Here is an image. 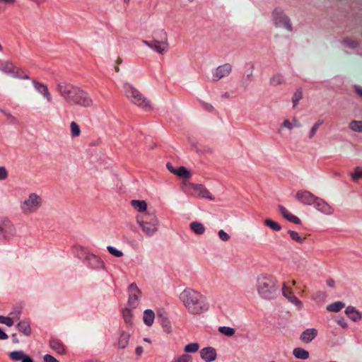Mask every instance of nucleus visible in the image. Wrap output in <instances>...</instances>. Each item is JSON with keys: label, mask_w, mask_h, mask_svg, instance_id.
I'll use <instances>...</instances> for the list:
<instances>
[{"label": "nucleus", "mask_w": 362, "mask_h": 362, "mask_svg": "<svg viewBox=\"0 0 362 362\" xmlns=\"http://www.w3.org/2000/svg\"><path fill=\"white\" fill-rule=\"evenodd\" d=\"M56 90L68 104L85 107L93 105V100L89 94L78 86L66 82H60L57 84Z\"/></svg>", "instance_id": "obj_1"}, {"label": "nucleus", "mask_w": 362, "mask_h": 362, "mask_svg": "<svg viewBox=\"0 0 362 362\" xmlns=\"http://www.w3.org/2000/svg\"><path fill=\"white\" fill-rule=\"evenodd\" d=\"M124 90L127 98L132 103L136 105L145 111L152 110L151 101L132 85L128 83H124Z\"/></svg>", "instance_id": "obj_2"}, {"label": "nucleus", "mask_w": 362, "mask_h": 362, "mask_svg": "<svg viewBox=\"0 0 362 362\" xmlns=\"http://www.w3.org/2000/svg\"><path fill=\"white\" fill-rule=\"evenodd\" d=\"M136 223L147 236H153L159 228V221L153 213L139 214L136 217Z\"/></svg>", "instance_id": "obj_3"}, {"label": "nucleus", "mask_w": 362, "mask_h": 362, "mask_svg": "<svg viewBox=\"0 0 362 362\" xmlns=\"http://www.w3.org/2000/svg\"><path fill=\"white\" fill-rule=\"evenodd\" d=\"M142 42L160 54H163L169 49L168 35L163 29L158 30L154 33L153 39L152 40H143Z\"/></svg>", "instance_id": "obj_4"}, {"label": "nucleus", "mask_w": 362, "mask_h": 362, "mask_svg": "<svg viewBox=\"0 0 362 362\" xmlns=\"http://www.w3.org/2000/svg\"><path fill=\"white\" fill-rule=\"evenodd\" d=\"M76 256L83 260L87 266L92 269H100L105 268V263L98 255L90 252L87 249L82 246L75 247Z\"/></svg>", "instance_id": "obj_5"}, {"label": "nucleus", "mask_w": 362, "mask_h": 362, "mask_svg": "<svg viewBox=\"0 0 362 362\" xmlns=\"http://www.w3.org/2000/svg\"><path fill=\"white\" fill-rule=\"evenodd\" d=\"M180 300L192 314H199L208 309L203 296H181Z\"/></svg>", "instance_id": "obj_6"}, {"label": "nucleus", "mask_w": 362, "mask_h": 362, "mask_svg": "<svg viewBox=\"0 0 362 362\" xmlns=\"http://www.w3.org/2000/svg\"><path fill=\"white\" fill-rule=\"evenodd\" d=\"M275 277L267 274H261L257 279V288L259 294H272L279 290Z\"/></svg>", "instance_id": "obj_7"}, {"label": "nucleus", "mask_w": 362, "mask_h": 362, "mask_svg": "<svg viewBox=\"0 0 362 362\" xmlns=\"http://www.w3.org/2000/svg\"><path fill=\"white\" fill-rule=\"evenodd\" d=\"M42 200L36 193H31L28 197L20 204L21 211L24 214H30L35 212L42 206Z\"/></svg>", "instance_id": "obj_8"}, {"label": "nucleus", "mask_w": 362, "mask_h": 362, "mask_svg": "<svg viewBox=\"0 0 362 362\" xmlns=\"http://www.w3.org/2000/svg\"><path fill=\"white\" fill-rule=\"evenodd\" d=\"M186 185L189 193L192 196L197 198H205L209 200H214V197L203 185L189 182L186 184Z\"/></svg>", "instance_id": "obj_9"}, {"label": "nucleus", "mask_w": 362, "mask_h": 362, "mask_svg": "<svg viewBox=\"0 0 362 362\" xmlns=\"http://www.w3.org/2000/svg\"><path fill=\"white\" fill-rule=\"evenodd\" d=\"M16 235L15 226L8 219L0 221V240H10Z\"/></svg>", "instance_id": "obj_10"}, {"label": "nucleus", "mask_w": 362, "mask_h": 362, "mask_svg": "<svg viewBox=\"0 0 362 362\" xmlns=\"http://www.w3.org/2000/svg\"><path fill=\"white\" fill-rule=\"evenodd\" d=\"M274 22L276 28H285L291 31L292 30V25L290 19L286 16L284 13L279 10L275 9L273 12Z\"/></svg>", "instance_id": "obj_11"}, {"label": "nucleus", "mask_w": 362, "mask_h": 362, "mask_svg": "<svg viewBox=\"0 0 362 362\" xmlns=\"http://www.w3.org/2000/svg\"><path fill=\"white\" fill-rule=\"evenodd\" d=\"M0 71H2L11 77L28 79V76H22L19 69L9 61L0 60Z\"/></svg>", "instance_id": "obj_12"}, {"label": "nucleus", "mask_w": 362, "mask_h": 362, "mask_svg": "<svg viewBox=\"0 0 362 362\" xmlns=\"http://www.w3.org/2000/svg\"><path fill=\"white\" fill-rule=\"evenodd\" d=\"M232 71V66L230 64H224L218 66L212 74V80L218 81L220 79L230 75Z\"/></svg>", "instance_id": "obj_13"}, {"label": "nucleus", "mask_w": 362, "mask_h": 362, "mask_svg": "<svg viewBox=\"0 0 362 362\" xmlns=\"http://www.w3.org/2000/svg\"><path fill=\"white\" fill-rule=\"evenodd\" d=\"M296 199L305 205H313L316 196L308 190H298L295 196Z\"/></svg>", "instance_id": "obj_14"}, {"label": "nucleus", "mask_w": 362, "mask_h": 362, "mask_svg": "<svg viewBox=\"0 0 362 362\" xmlns=\"http://www.w3.org/2000/svg\"><path fill=\"white\" fill-rule=\"evenodd\" d=\"M313 205L316 210L325 215H331L334 212V209L324 199L318 197H316Z\"/></svg>", "instance_id": "obj_15"}, {"label": "nucleus", "mask_w": 362, "mask_h": 362, "mask_svg": "<svg viewBox=\"0 0 362 362\" xmlns=\"http://www.w3.org/2000/svg\"><path fill=\"white\" fill-rule=\"evenodd\" d=\"M32 83L35 89L47 100V103H52V97L47 85L35 80H33Z\"/></svg>", "instance_id": "obj_16"}, {"label": "nucleus", "mask_w": 362, "mask_h": 362, "mask_svg": "<svg viewBox=\"0 0 362 362\" xmlns=\"http://www.w3.org/2000/svg\"><path fill=\"white\" fill-rule=\"evenodd\" d=\"M201 357L206 362H212L216 358V350L212 347H206L200 351Z\"/></svg>", "instance_id": "obj_17"}, {"label": "nucleus", "mask_w": 362, "mask_h": 362, "mask_svg": "<svg viewBox=\"0 0 362 362\" xmlns=\"http://www.w3.org/2000/svg\"><path fill=\"white\" fill-rule=\"evenodd\" d=\"M317 330L315 328L306 329L300 336V339L304 343H310L317 336Z\"/></svg>", "instance_id": "obj_18"}, {"label": "nucleus", "mask_w": 362, "mask_h": 362, "mask_svg": "<svg viewBox=\"0 0 362 362\" xmlns=\"http://www.w3.org/2000/svg\"><path fill=\"white\" fill-rule=\"evenodd\" d=\"M279 210L280 214L284 216V218L288 220V221L293 223L295 224L301 223L300 219L296 216L290 213L284 206L279 205Z\"/></svg>", "instance_id": "obj_19"}, {"label": "nucleus", "mask_w": 362, "mask_h": 362, "mask_svg": "<svg viewBox=\"0 0 362 362\" xmlns=\"http://www.w3.org/2000/svg\"><path fill=\"white\" fill-rule=\"evenodd\" d=\"M346 315L354 322H357L361 319V314L353 306H348L345 310Z\"/></svg>", "instance_id": "obj_20"}, {"label": "nucleus", "mask_w": 362, "mask_h": 362, "mask_svg": "<svg viewBox=\"0 0 362 362\" xmlns=\"http://www.w3.org/2000/svg\"><path fill=\"white\" fill-rule=\"evenodd\" d=\"M131 205L140 214L149 213L148 211H146L147 204L144 200H132Z\"/></svg>", "instance_id": "obj_21"}, {"label": "nucleus", "mask_w": 362, "mask_h": 362, "mask_svg": "<svg viewBox=\"0 0 362 362\" xmlns=\"http://www.w3.org/2000/svg\"><path fill=\"white\" fill-rule=\"evenodd\" d=\"M155 313L152 310L147 309L144 313L143 320L146 326L151 327L154 322Z\"/></svg>", "instance_id": "obj_22"}, {"label": "nucleus", "mask_w": 362, "mask_h": 362, "mask_svg": "<svg viewBox=\"0 0 362 362\" xmlns=\"http://www.w3.org/2000/svg\"><path fill=\"white\" fill-rule=\"evenodd\" d=\"M130 335L129 334L122 332L120 334V337L118 339L117 342V348L118 349H124L126 348L129 344Z\"/></svg>", "instance_id": "obj_23"}, {"label": "nucleus", "mask_w": 362, "mask_h": 362, "mask_svg": "<svg viewBox=\"0 0 362 362\" xmlns=\"http://www.w3.org/2000/svg\"><path fill=\"white\" fill-rule=\"evenodd\" d=\"M50 347L59 354L65 353L64 344L57 339H52L49 342Z\"/></svg>", "instance_id": "obj_24"}, {"label": "nucleus", "mask_w": 362, "mask_h": 362, "mask_svg": "<svg viewBox=\"0 0 362 362\" xmlns=\"http://www.w3.org/2000/svg\"><path fill=\"white\" fill-rule=\"evenodd\" d=\"M190 229L197 235H202L205 233L204 226L197 221H193L189 224Z\"/></svg>", "instance_id": "obj_25"}, {"label": "nucleus", "mask_w": 362, "mask_h": 362, "mask_svg": "<svg viewBox=\"0 0 362 362\" xmlns=\"http://www.w3.org/2000/svg\"><path fill=\"white\" fill-rule=\"evenodd\" d=\"M18 329L20 332L25 336H30L31 334V328L30 323L27 321H21L17 325Z\"/></svg>", "instance_id": "obj_26"}, {"label": "nucleus", "mask_w": 362, "mask_h": 362, "mask_svg": "<svg viewBox=\"0 0 362 362\" xmlns=\"http://www.w3.org/2000/svg\"><path fill=\"white\" fill-rule=\"evenodd\" d=\"M293 356L300 359H307L309 357V352L302 348H295L293 351Z\"/></svg>", "instance_id": "obj_27"}, {"label": "nucleus", "mask_w": 362, "mask_h": 362, "mask_svg": "<svg viewBox=\"0 0 362 362\" xmlns=\"http://www.w3.org/2000/svg\"><path fill=\"white\" fill-rule=\"evenodd\" d=\"M345 307V304L341 301L334 302L327 306V310L329 312L337 313Z\"/></svg>", "instance_id": "obj_28"}, {"label": "nucleus", "mask_w": 362, "mask_h": 362, "mask_svg": "<svg viewBox=\"0 0 362 362\" xmlns=\"http://www.w3.org/2000/svg\"><path fill=\"white\" fill-rule=\"evenodd\" d=\"M9 358L12 361H21L25 357L26 354L23 351H13L9 353Z\"/></svg>", "instance_id": "obj_29"}, {"label": "nucleus", "mask_w": 362, "mask_h": 362, "mask_svg": "<svg viewBox=\"0 0 362 362\" xmlns=\"http://www.w3.org/2000/svg\"><path fill=\"white\" fill-rule=\"evenodd\" d=\"M122 315H123L124 322L129 325H132V320H133V315L132 313V310L129 308H125L122 310Z\"/></svg>", "instance_id": "obj_30"}, {"label": "nucleus", "mask_w": 362, "mask_h": 362, "mask_svg": "<svg viewBox=\"0 0 362 362\" xmlns=\"http://www.w3.org/2000/svg\"><path fill=\"white\" fill-rule=\"evenodd\" d=\"M175 175L185 179L190 178L192 176V173L185 167L183 166H181L177 169Z\"/></svg>", "instance_id": "obj_31"}, {"label": "nucleus", "mask_w": 362, "mask_h": 362, "mask_svg": "<svg viewBox=\"0 0 362 362\" xmlns=\"http://www.w3.org/2000/svg\"><path fill=\"white\" fill-rule=\"evenodd\" d=\"M71 136L74 138L78 137L81 134V129L76 122H71L70 124Z\"/></svg>", "instance_id": "obj_32"}, {"label": "nucleus", "mask_w": 362, "mask_h": 362, "mask_svg": "<svg viewBox=\"0 0 362 362\" xmlns=\"http://www.w3.org/2000/svg\"><path fill=\"white\" fill-rule=\"evenodd\" d=\"M288 233L289 234L291 238L293 240H294V241H296V242H297V243H298L300 244H302L305 241V240L306 239L305 236V237H301L298 234V233H297V232H296L294 230H288Z\"/></svg>", "instance_id": "obj_33"}, {"label": "nucleus", "mask_w": 362, "mask_h": 362, "mask_svg": "<svg viewBox=\"0 0 362 362\" xmlns=\"http://www.w3.org/2000/svg\"><path fill=\"white\" fill-rule=\"evenodd\" d=\"M284 82V77L280 74H274L271 78H270V84L272 86H276L278 85H281Z\"/></svg>", "instance_id": "obj_34"}, {"label": "nucleus", "mask_w": 362, "mask_h": 362, "mask_svg": "<svg viewBox=\"0 0 362 362\" xmlns=\"http://www.w3.org/2000/svg\"><path fill=\"white\" fill-rule=\"evenodd\" d=\"M264 224L274 231H279L281 229V226L279 223L269 218L264 220Z\"/></svg>", "instance_id": "obj_35"}, {"label": "nucleus", "mask_w": 362, "mask_h": 362, "mask_svg": "<svg viewBox=\"0 0 362 362\" xmlns=\"http://www.w3.org/2000/svg\"><path fill=\"white\" fill-rule=\"evenodd\" d=\"M160 325L163 327V329L165 332L169 334L172 331L171 324L168 318L163 317L160 321Z\"/></svg>", "instance_id": "obj_36"}, {"label": "nucleus", "mask_w": 362, "mask_h": 362, "mask_svg": "<svg viewBox=\"0 0 362 362\" xmlns=\"http://www.w3.org/2000/svg\"><path fill=\"white\" fill-rule=\"evenodd\" d=\"M350 129L356 132H362V121L354 120L349 124Z\"/></svg>", "instance_id": "obj_37"}, {"label": "nucleus", "mask_w": 362, "mask_h": 362, "mask_svg": "<svg viewBox=\"0 0 362 362\" xmlns=\"http://www.w3.org/2000/svg\"><path fill=\"white\" fill-rule=\"evenodd\" d=\"M16 2V0H0V13L5 11L8 6L14 5Z\"/></svg>", "instance_id": "obj_38"}, {"label": "nucleus", "mask_w": 362, "mask_h": 362, "mask_svg": "<svg viewBox=\"0 0 362 362\" xmlns=\"http://www.w3.org/2000/svg\"><path fill=\"white\" fill-rule=\"evenodd\" d=\"M218 331L227 337H232L235 334V329L229 327H219Z\"/></svg>", "instance_id": "obj_39"}, {"label": "nucleus", "mask_w": 362, "mask_h": 362, "mask_svg": "<svg viewBox=\"0 0 362 362\" xmlns=\"http://www.w3.org/2000/svg\"><path fill=\"white\" fill-rule=\"evenodd\" d=\"M302 95L303 93L300 89L296 90V92L293 93L292 97V103L293 107H296L297 106L299 100L302 98Z\"/></svg>", "instance_id": "obj_40"}, {"label": "nucleus", "mask_w": 362, "mask_h": 362, "mask_svg": "<svg viewBox=\"0 0 362 362\" xmlns=\"http://www.w3.org/2000/svg\"><path fill=\"white\" fill-rule=\"evenodd\" d=\"M199 345L198 343H190L185 346V351L187 353H195L198 351Z\"/></svg>", "instance_id": "obj_41"}, {"label": "nucleus", "mask_w": 362, "mask_h": 362, "mask_svg": "<svg viewBox=\"0 0 362 362\" xmlns=\"http://www.w3.org/2000/svg\"><path fill=\"white\" fill-rule=\"evenodd\" d=\"M138 304L139 299L137 296H129L127 306L126 308H129L132 310V308H136Z\"/></svg>", "instance_id": "obj_42"}, {"label": "nucleus", "mask_w": 362, "mask_h": 362, "mask_svg": "<svg viewBox=\"0 0 362 362\" xmlns=\"http://www.w3.org/2000/svg\"><path fill=\"white\" fill-rule=\"evenodd\" d=\"M323 124V120L322 119H318L315 124L312 127L311 129H310V134H309V139H312L315 134H316L318 128Z\"/></svg>", "instance_id": "obj_43"}, {"label": "nucleus", "mask_w": 362, "mask_h": 362, "mask_svg": "<svg viewBox=\"0 0 362 362\" xmlns=\"http://www.w3.org/2000/svg\"><path fill=\"white\" fill-rule=\"evenodd\" d=\"M0 112H3L4 115L6 117L8 123L12 124H16L18 123V119L16 117L13 116L11 113L1 109H0Z\"/></svg>", "instance_id": "obj_44"}, {"label": "nucleus", "mask_w": 362, "mask_h": 362, "mask_svg": "<svg viewBox=\"0 0 362 362\" xmlns=\"http://www.w3.org/2000/svg\"><path fill=\"white\" fill-rule=\"evenodd\" d=\"M288 300L294 304L298 309H300L302 307V303L300 300L296 298V296H285Z\"/></svg>", "instance_id": "obj_45"}, {"label": "nucleus", "mask_w": 362, "mask_h": 362, "mask_svg": "<svg viewBox=\"0 0 362 362\" xmlns=\"http://www.w3.org/2000/svg\"><path fill=\"white\" fill-rule=\"evenodd\" d=\"M351 178L354 182H356L358 179L362 178V168L361 167H356L354 173L351 175Z\"/></svg>", "instance_id": "obj_46"}, {"label": "nucleus", "mask_w": 362, "mask_h": 362, "mask_svg": "<svg viewBox=\"0 0 362 362\" xmlns=\"http://www.w3.org/2000/svg\"><path fill=\"white\" fill-rule=\"evenodd\" d=\"M107 249L108 252L116 257H121L123 256V252L112 246H107Z\"/></svg>", "instance_id": "obj_47"}, {"label": "nucleus", "mask_w": 362, "mask_h": 362, "mask_svg": "<svg viewBox=\"0 0 362 362\" xmlns=\"http://www.w3.org/2000/svg\"><path fill=\"white\" fill-rule=\"evenodd\" d=\"M0 323L5 324L8 327H11L13 325V320L9 317L0 315Z\"/></svg>", "instance_id": "obj_48"}, {"label": "nucleus", "mask_w": 362, "mask_h": 362, "mask_svg": "<svg viewBox=\"0 0 362 362\" xmlns=\"http://www.w3.org/2000/svg\"><path fill=\"white\" fill-rule=\"evenodd\" d=\"M173 362H192V357L187 354H183L174 360Z\"/></svg>", "instance_id": "obj_49"}, {"label": "nucleus", "mask_w": 362, "mask_h": 362, "mask_svg": "<svg viewBox=\"0 0 362 362\" xmlns=\"http://www.w3.org/2000/svg\"><path fill=\"white\" fill-rule=\"evenodd\" d=\"M218 238L224 242H227L230 240V235L226 233L223 230H220L218 232Z\"/></svg>", "instance_id": "obj_50"}, {"label": "nucleus", "mask_w": 362, "mask_h": 362, "mask_svg": "<svg viewBox=\"0 0 362 362\" xmlns=\"http://www.w3.org/2000/svg\"><path fill=\"white\" fill-rule=\"evenodd\" d=\"M200 104H201L202 108L205 111H207L209 112H211L214 110V106L211 104H210V103H207L204 102V101H200Z\"/></svg>", "instance_id": "obj_51"}, {"label": "nucleus", "mask_w": 362, "mask_h": 362, "mask_svg": "<svg viewBox=\"0 0 362 362\" xmlns=\"http://www.w3.org/2000/svg\"><path fill=\"white\" fill-rule=\"evenodd\" d=\"M281 127L286 128L288 130H292L293 129V122L291 121H290L289 119H284L281 124Z\"/></svg>", "instance_id": "obj_52"}, {"label": "nucleus", "mask_w": 362, "mask_h": 362, "mask_svg": "<svg viewBox=\"0 0 362 362\" xmlns=\"http://www.w3.org/2000/svg\"><path fill=\"white\" fill-rule=\"evenodd\" d=\"M128 292L132 294H136V293H139L140 291L137 287L136 284L134 283L131 284L128 287Z\"/></svg>", "instance_id": "obj_53"}, {"label": "nucleus", "mask_w": 362, "mask_h": 362, "mask_svg": "<svg viewBox=\"0 0 362 362\" xmlns=\"http://www.w3.org/2000/svg\"><path fill=\"white\" fill-rule=\"evenodd\" d=\"M8 177V172L4 167H0V180H5Z\"/></svg>", "instance_id": "obj_54"}, {"label": "nucleus", "mask_w": 362, "mask_h": 362, "mask_svg": "<svg viewBox=\"0 0 362 362\" xmlns=\"http://www.w3.org/2000/svg\"><path fill=\"white\" fill-rule=\"evenodd\" d=\"M282 294H292V291L289 286H288L286 283H284L283 286L281 288Z\"/></svg>", "instance_id": "obj_55"}, {"label": "nucleus", "mask_w": 362, "mask_h": 362, "mask_svg": "<svg viewBox=\"0 0 362 362\" xmlns=\"http://www.w3.org/2000/svg\"><path fill=\"white\" fill-rule=\"evenodd\" d=\"M43 359L45 362H59L57 358H55L53 356L49 354H45L43 356Z\"/></svg>", "instance_id": "obj_56"}, {"label": "nucleus", "mask_w": 362, "mask_h": 362, "mask_svg": "<svg viewBox=\"0 0 362 362\" xmlns=\"http://www.w3.org/2000/svg\"><path fill=\"white\" fill-rule=\"evenodd\" d=\"M166 167H167V168L168 169V170L170 172H171L172 173H173L175 175L176 174L177 170L173 168V165L171 163H168L166 164Z\"/></svg>", "instance_id": "obj_57"}, {"label": "nucleus", "mask_w": 362, "mask_h": 362, "mask_svg": "<svg viewBox=\"0 0 362 362\" xmlns=\"http://www.w3.org/2000/svg\"><path fill=\"white\" fill-rule=\"evenodd\" d=\"M293 122V127H300L301 124L296 119L293 118L291 121Z\"/></svg>", "instance_id": "obj_58"}, {"label": "nucleus", "mask_w": 362, "mask_h": 362, "mask_svg": "<svg viewBox=\"0 0 362 362\" xmlns=\"http://www.w3.org/2000/svg\"><path fill=\"white\" fill-rule=\"evenodd\" d=\"M135 353L138 356H140L143 353V348L141 346H137Z\"/></svg>", "instance_id": "obj_59"}, {"label": "nucleus", "mask_w": 362, "mask_h": 362, "mask_svg": "<svg viewBox=\"0 0 362 362\" xmlns=\"http://www.w3.org/2000/svg\"><path fill=\"white\" fill-rule=\"evenodd\" d=\"M8 336L0 328V339H6Z\"/></svg>", "instance_id": "obj_60"}, {"label": "nucleus", "mask_w": 362, "mask_h": 362, "mask_svg": "<svg viewBox=\"0 0 362 362\" xmlns=\"http://www.w3.org/2000/svg\"><path fill=\"white\" fill-rule=\"evenodd\" d=\"M30 1L33 2L34 4H35L38 6L47 1V0H30Z\"/></svg>", "instance_id": "obj_61"}, {"label": "nucleus", "mask_w": 362, "mask_h": 362, "mask_svg": "<svg viewBox=\"0 0 362 362\" xmlns=\"http://www.w3.org/2000/svg\"><path fill=\"white\" fill-rule=\"evenodd\" d=\"M335 281L332 279H329L327 281V285L329 287H334Z\"/></svg>", "instance_id": "obj_62"}, {"label": "nucleus", "mask_w": 362, "mask_h": 362, "mask_svg": "<svg viewBox=\"0 0 362 362\" xmlns=\"http://www.w3.org/2000/svg\"><path fill=\"white\" fill-rule=\"evenodd\" d=\"M21 362H33V360L30 356L26 355Z\"/></svg>", "instance_id": "obj_63"}, {"label": "nucleus", "mask_w": 362, "mask_h": 362, "mask_svg": "<svg viewBox=\"0 0 362 362\" xmlns=\"http://www.w3.org/2000/svg\"><path fill=\"white\" fill-rule=\"evenodd\" d=\"M192 292V290L191 288H186L183 291L182 294H191Z\"/></svg>", "instance_id": "obj_64"}]
</instances>
